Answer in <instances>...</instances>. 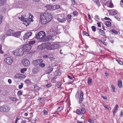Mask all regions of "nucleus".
<instances>
[{
	"label": "nucleus",
	"instance_id": "1",
	"mask_svg": "<svg viewBox=\"0 0 123 123\" xmlns=\"http://www.w3.org/2000/svg\"><path fill=\"white\" fill-rule=\"evenodd\" d=\"M40 18L41 23L45 24L51 20L52 16L50 13H43L41 14Z\"/></svg>",
	"mask_w": 123,
	"mask_h": 123
},
{
	"label": "nucleus",
	"instance_id": "2",
	"mask_svg": "<svg viewBox=\"0 0 123 123\" xmlns=\"http://www.w3.org/2000/svg\"><path fill=\"white\" fill-rule=\"evenodd\" d=\"M23 13L24 12H22L20 13V16L18 17L19 19L21 20H23L24 21L27 22V23H29L33 21L32 19V16L30 15L29 17H28L26 18V14L25 13L23 14Z\"/></svg>",
	"mask_w": 123,
	"mask_h": 123
},
{
	"label": "nucleus",
	"instance_id": "3",
	"mask_svg": "<svg viewBox=\"0 0 123 123\" xmlns=\"http://www.w3.org/2000/svg\"><path fill=\"white\" fill-rule=\"evenodd\" d=\"M46 36L45 32L43 31H40L37 34L36 37V39H41L44 37Z\"/></svg>",
	"mask_w": 123,
	"mask_h": 123
},
{
	"label": "nucleus",
	"instance_id": "4",
	"mask_svg": "<svg viewBox=\"0 0 123 123\" xmlns=\"http://www.w3.org/2000/svg\"><path fill=\"white\" fill-rule=\"evenodd\" d=\"M22 47L23 48L24 51H25L28 52L30 50L31 48V46L28 44H26L24 45Z\"/></svg>",
	"mask_w": 123,
	"mask_h": 123
},
{
	"label": "nucleus",
	"instance_id": "5",
	"mask_svg": "<svg viewBox=\"0 0 123 123\" xmlns=\"http://www.w3.org/2000/svg\"><path fill=\"white\" fill-rule=\"evenodd\" d=\"M4 61L7 64L11 65L13 61V60L12 58L8 57L5 58Z\"/></svg>",
	"mask_w": 123,
	"mask_h": 123
},
{
	"label": "nucleus",
	"instance_id": "6",
	"mask_svg": "<svg viewBox=\"0 0 123 123\" xmlns=\"http://www.w3.org/2000/svg\"><path fill=\"white\" fill-rule=\"evenodd\" d=\"M50 33L53 35H56L57 34V30L56 27L50 29Z\"/></svg>",
	"mask_w": 123,
	"mask_h": 123
},
{
	"label": "nucleus",
	"instance_id": "7",
	"mask_svg": "<svg viewBox=\"0 0 123 123\" xmlns=\"http://www.w3.org/2000/svg\"><path fill=\"white\" fill-rule=\"evenodd\" d=\"M32 34V33L31 32H28L26 33L23 37V39L25 40V39H27L29 38L30 37L31 35Z\"/></svg>",
	"mask_w": 123,
	"mask_h": 123
},
{
	"label": "nucleus",
	"instance_id": "8",
	"mask_svg": "<svg viewBox=\"0 0 123 123\" xmlns=\"http://www.w3.org/2000/svg\"><path fill=\"white\" fill-rule=\"evenodd\" d=\"M45 46V48L47 49H53L52 44L51 45V43L50 42H48L46 43Z\"/></svg>",
	"mask_w": 123,
	"mask_h": 123
},
{
	"label": "nucleus",
	"instance_id": "9",
	"mask_svg": "<svg viewBox=\"0 0 123 123\" xmlns=\"http://www.w3.org/2000/svg\"><path fill=\"white\" fill-rule=\"evenodd\" d=\"M56 18L59 22L60 23H64L66 20V18H62L60 16Z\"/></svg>",
	"mask_w": 123,
	"mask_h": 123
},
{
	"label": "nucleus",
	"instance_id": "10",
	"mask_svg": "<svg viewBox=\"0 0 123 123\" xmlns=\"http://www.w3.org/2000/svg\"><path fill=\"white\" fill-rule=\"evenodd\" d=\"M23 64L24 66H25L29 65L30 64V62L27 60L24 59L22 60Z\"/></svg>",
	"mask_w": 123,
	"mask_h": 123
},
{
	"label": "nucleus",
	"instance_id": "11",
	"mask_svg": "<svg viewBox=\"0 0 123 123\" xmlns=\"http://www.w3.org/2000/svg\"><path fill=\"white\" fill-rule=\"evenodd\" d=\"M119 108V106L117 105H116L114 107L112 110V111L113 113L114 116L115 115L116 113L118 111V109Z\"/></svg>",
	"mask_w": 123,
	"mask_h": 123
},
{
	"label": "nucleus",
	"instance_id": "12",
	"mask_svg": "<svg viewBox=\"0 0 123 123\" xmlns=\"http://www.w3.org/2000/svg\"><path fill=\"white\" fill-rule=\"evenodd\" d=\"M83 93L82 91H81L80 92V98L79 99V103H81L83 99Z\"/></svg>",
	"mask_w": 123,
	"mask_h": 123
},
{
	"label": "nucleus",
	"instance_id": "13",
	"mask_svg": "<svg viewBox=\"0 0 123 123\" xmlns=\"http://www.w3.org/2000/svg\"><path fill=\"white\" fill-rule=\"evenodd\" d=\"M18 49V52L19 54V56L22 55L24 52L23 48L22 47H21L19 49Z\"/></svg>",
	"mask_w": 123,
	"mask_h": 123
},
{
	"label": "nucleus",
	"instance_id": "14",
	"mask_svg": "<svg viewBox=\"0 0 123 123\" xmlns=\"http://www.w3.org/2000/svg\"><path fill=\"white\" fill-rule=\"evenodd\" d=\"M14 31L11 30H8L6 32V35L7 36H11L14 33Z\"/></svg>",
	"mask_w": 123,
	"mask_h": 123
},
{
	"label": "nucleus",
	"instance_id": "15",
	"mask_svg": "<svg viewBox=\"0 0 123 123\" xmlns=\"http://www.w3.org/2000/svg\"><path fill=\"white\" fill-rule=\"evenodd\" d=\"M42 62L43 60L42 59H40L35 61L34 62V63L35 65L37 66L39 64H40V63Z\"/></svg>",
	"mask_w": 123,
	"mask_h": 123
},
{
	"label": "nucleus",
	"instance_id": "16",
	"mask_svg": "<svg viewBox=\"0 0 123 123\" xmlns=\"http://www.w3.org/2000/svg\"><path fill=\"white\" fill-rule=\"evenodd\" d=\"M21 33V32L20 31L16 32L13 33L12 34V36L15 37H19L20 36Z\"/></svg>",
	"mask_w": 123,
	"mask_h": 123
},
{
	"label": "nucleus",
	"instance_id": "17",
	"mask_svg": "<svg viewBox=\"0 0 123 123\" xmlns=\"http://www.w3.org/2000/svg\"><path fill=\"white\" fill-rule=\"evenodd\" d=\"M24 5V3L21 2H19L17 4L16 7L17 8L22 7Z\"/></svg>",
	"mask_w": 123,
	"mask_h": 123
},
{
	"label": "nucleus",
	"instance_id": "18",
	"mask_svg": "<svg viewBox=\"0 0 123 123\" xmlns=\"http://www.w3.org/2000/svg\"><path fill=\"white\" fill-rule=\"evenodd\" d=\"M98 30L99 31V33L100 35L103 36H105V32L103 30L100 29H98Z\"/></svg>",
	"mask_w": 123,
	"mask_h": 123
},
{
	"label": "nucleus",
	"instance_id": "19",
	"mask_svg": "<svg viewBox=\"0 0 123 123\" xmlns=\"http://www.w3.org/2000/svg\"><path fill=\"white\" fill-rule=\"evenodd\" d=\"M60 7V6L59 5H52V10H54L59 9Z\"/></svg>",
	"mask_w": 123,
	"mask_h": 123
},
{
	"label": "nucleus",
	"instance_id": "20",
	"mask_svg": "<svg viewBox=\"0 0 123 123\" xmlns=\"http://www.w3.org/2000/svg\"><path fill=\"white\" fill-rule=\"evenodd\" d=\"M63 109L62 107V106L59 107L57 109V111H55L54 114H58V112H60L62 111Z\"/></svg>",
	"mask_w": 123,
	"mask_h": 123
},
{
	"label": "nucleus",
	"instance_id": "21",
	"mask_svg": "<svg viewBox=\"0 0 123 123\" xmlns=\"http://www.w3.org/2000/svg\"><path fill=\"white\" fill-rule=\"evenodd\" d=\"M53 70V68L51 66H49L48 68L46 70V72L47 74H48Z\"/></svg>",
	"mask_w": 123,
	"mask_h": 123
},
{
	"label": "nucleus",
	"instance_id": "22",
	"mask_svg": "<svg viewBox=\"0 0 123 123\" xmlns=\"http://www.w3.org/2000/svg\"><path fill=\"white\" fill-rule=\"evenodd\" d=\"M52 47L53 49H57L60 47V45L58 44H52Z\"/></svg>",
	"mask_w": 123,
	"mask_h": 123
},
{
	"label": "nucleus",
	"instance_id": "23",
	"mask_svg": "<svg viewBox=\"0 0 123 123\" xmlns=\"http://www.w3.org/2000/svg\"><path fill=\"white\" fill-rule=\"evenodd\" d=\"M52 36L51 35L47 36L45 38V41H47L50 40L52 38Z\"/></svg>",
	"mask_w": 123,
	"mask_h": 123
},
{
	"label": "nucleus",
	"instance_id": "24",
	"mask_svg": "<svg viewBox=\"0 0 123 123\" xmlns=\"http://www.w3.org/2000/svg\"><path fill=\"white\" fill-rule=\"evenodd\" d=\"M6 3V0H0V6L4 5Z\"/></svg>",
	"mask_w": 123,
	"mask_h": 123
},
{
	"label": "nucleus",
	"instance_id": "25",
	"mask_svg": "<svg viewBox=\"0 0 123 123\" xmlns=\"http://www.w3.org/2000/svg\"><path fill=\"white\" fill-rule=\"evenodd\" d=\"M9 98L12 101H15L18 100L15 97H10Z\"/></svg>",
	"mask_w": 123,
	"mask_h": 123
},
{
	"label": "nucleus",
	"instance_id": "26",
	"mask_svg": "<svg viewBox=\"0 0 123 123\" xmlns=\"http://www.w3.org/2000/svg\"><path fill=\"white\" fill-rule=\"evenodd\" d=\"M118 86L120 88H121L122 86V81L121 80H119L118 81Z\"/></svg>",
	"mask_w": 123,
	"mask_h": 123
},
{
	"label": "nucleus",
	"instance_id": "27",
	"mask_svg": "<svg viewBox=\"0 0 123 123\" xmlns=\"http://www.w3.org/2000/svg\"><path fill=\"white\" fill-rule=\"evenodd\" d=\"M18 49H16L15 50L13 51V54L15 55L19 56V54L18 52Z\"/></svg>",
	"mask_w": 123,
	"mask_h": 123
},
{
	"label": "nucleus",
	"instance_id": "28",
	"mask_svg": "<svg viewBox=\"0 0 123 123\" xmlns=\"http://www.w3.org/2000/svg\"><path fill=\"white\" fill-rule=\"evenodd\" d=\"M72 16L70 14H68L67 15V20L69 22H70L71 21Z\"/></svg>",
	"mask_w": 123,
	"mask_h": 123
},
{
	"label": "nucleus",
	"instance_id": "29",
	"mask_svg": "<svg viewBox=\"0 0 123 123\" xmlns=\"http://www.w3.org/2000/svg\"><path fill=\"white\" fill-rule=\"evenodd\" d=\"M87 83L88 85H91L92 84V80L91 79L89 78L87 79Z\"/></svg>",
	"mask_w": 123,
	"mask_h": 123
},
{
	"label": "nucleus",
	"instance_id": "30",
	"mask_svg": "<svg viewBox=\"0 0 123 123\" xmlns=\"http://www.w3.org/2000/svg\"><path fill=\"white\" fill-rule=\"evenodd\" d=\"M4 108L5 112H8L10 110V108L7 106H4Z\"/></svg>",
	"mask_w": 123,
	"mask_h": 123
},
{
	"label": "nucleus",
	"instance_id": "31",
	"mask_svg": "<svg viewBox=\"0 0 123 123\" xmlns=\"http://www.w3.org/2000/svg\"><path fill=\"white\" fill-rule=\"evenodd\" d=\"M45 7L48 10L52 9V5H47Z\"/></svg>",
	"mask_w": 123,
	"mask_h": 123
},
{
	"label": "nucleus",
	"instance_id": "32",
	"mask_svg": "<svg viewBox=\"0 0 123 123\" xmlns=\"http://www.w3.org/2000/svg\"><path fill=\"white\" fill-rule=\"evenodd\" d=\"M34 88L35 89V90L37 92H38L39 91V88L36 85H34Z\"/></svg>",
	"mask_w": 123,
	"mask_h": 123
},
{
	"label": "nucleus",
	"instance_id": "33",
	"mask_svg": "<svg viewBox=\"0 0 123 123\" xmlns=\"http://www.w3.org/2000/svg\"><path fill=\"white\" fill-rule=\"evenodd\" d=\"M80 113L81 114H84L86 111V109L84 108H82L80 109Z\"/></svg>",
	"mask_w": 123,
	"mask_h": 123
},
{
	"label": "nucleus",
	"instance_id": "34",
	"mask_svg": "<svg viewBox=\"0 0 123 123\" xmlns=\"http://www.w3.org/2000/svg\"><path fill=\"white\" fill-rule=\"evenodd\" d=\"M50 61H52L55 59L53 57V55H49V58Z\"/></svg>",
	"mask_w": 123,
	"mask_h": 123
},
{
	"label": "nucleus",
	"instance_id": "35",
	"mask_svg": "<svg viewBox=\"0 0 123 123\" xmlns=\"http://www.w3.org/2000/svg\"><path fill=\"white\" fill-rule=\"evenodd\" d=\"M38 47V48L40 49H43L45 47V45H39Z\"/></svg>",
	"mask_w": 123,
	"mask_h": 123
},
{
	"label": "nucleus",
	"instance_id": "36",
	"mask_svg": "<svg viewBox=\"0 0 123 123\" xmlns=\"http://www.w3.org/2000/svg\"><path fill=\"white\" fill-rule=\"evenodd\" d=\"M105 25L109 27L111 26V23L110 21H107L106 22Z\"/></svg>",
	"mask_w": 123,
	"mask_h": 123
},
{
	"label": "nucleus",
	"instance_id": "37",
	"mask_svg": "<svg viewBox=\"0 0 123 123\" xmlns=\"http://www.w3.org/2000/svg\"><path fill=\"white\" fill-rule=\"evenodd\" d=\"M94 2L98 6H100V3L98 0H93Z\"/></svg>",
	"mask_w": 123,
	"mask_h": 123
},
{
	"label": "nucleus",
	"instance_id": "38",
	"mask_svg": "<svg viewBox=\"0 0 123 123\" xmlns=\"http://www.w3.org/2000/svg\"><path fill=\"white\" fill-rule=\"evenodd\" d=\"M25 83L27 84H30L31 82L30 80L29 79H27L25 80Z\"/></svg>",
	"mask_w": 123,
	"mask_h": 123
},
{
	"label": "nucleus",
	"instance_id": "39",
	"mask_svg": "<svg viewBox=\"0 0 123 123\" xmlns=\"http://www.w3.org/2000/svg\"><path fill=\"white\" fill-rule=\"evenodd\" d=\"M56 77H55L52 78L51 79V81L52 82L54 83H55L56 82Z\"/></svg>",
	"mask_w": 123,
	"mask_h": 123
},
{
	"label": "nucleus",
	"instance_id": "40",
	"mask_svg": "<svg viewBox=\"0 0 123 123\" xmlns=\"http://www.w3.org/2000/svg\"><path fill=\"white\" fill-rule=\"evenodd\" d=\"M0 111L1 112H5L4 106L0 107Z\"/></svg>",
	"mask_w": 123,
	"mask_h": 123
},
{
	"label": "nucleus",
	"instance_id": "41",
	"mask_svg": "<svg viewBox=\"0 0 123 123\" xmlns=\"http://www.w3.org/2000/svg\"><path fill=\"white\" fill-rule=\"evenodd\" d=\"M110 13L111 14L113 15H115L117 14L116 12L114 10H112Z\"/></svg>",
	"mask_w": 123,
	"mask_h": 123
},
{
	"label": "nucleus",
	"instance_id": "42",
	"mask_svg": "<svg viewBox=\"0 0 123 123\" xmlns=\"http://www.w3.org/2000/svg\"><path fill=\"white\" fill-rule=\"evenodd\" d=\"M27 70L26 68H23L21 69L20 70V72L21 73H24Z\"/></svg>",
	"mask_w": 123,
	"mask_h": 123
},
{
	"label": "nucleus",
	"instance_id": "43",
	"mask_svg": "<svg viewBox=\"0 0 123 123\" xmlns=\"http://www.w3.org/2000/svg\"><path fill=\"white\" fill-rule=\"evenodd\" d=\"M36 43L35 41L34 40H31L29 42V44L32 45Z\"/></svg>",
	"mask_w": 123,
	"mask_h": 123
},
{
	"label": "nucleus",
	"instance_id": "44",
	"mask_svg": "<svg viewBox=\"0 0 123 123\" xmlns=\"http://www.w3.org/2000/svg\"><path fill=\"white\" fill-rule=\"evenodd\" d=\"M26 76L24 74H20V78H24Z\"/></svg>",
	"mask_w": 123,
	"mask_h": 123
},
{
	"label": "nucleus",
	"instance_id": "45",
	"mask_svg": "<svg viewBox=\"0 0 123 123\" xmlns=\"http://www.w3.org/2000/svg\"><path fill=\"white\" fill-rule=\"evenodd\" d=\"M39 66L42 68H43L45 66V64L43 63H41L39 65Z\"/></svg>",
	"mask_w": 123,
	"mask_h": 123
},
{
	"label": "nucleus",
	"instance_id": "46",
	"mask_svg": "<svg viewBox=\"0 0 123 123\" xmlns=\"http://www.w3.org/2000/svg\"><path fill=\"white\" fill-rule=\"evenodd\" d=\"M95 19L96 20L98 21L99 20V18L98 16L96 15L95 17Z\"/></svg>",
	"mask_w": 123,
	"mask_h": 123
},
{
	"label": "nucleus",
	"instance_id": "47",
	"mask_svg": "<svg viewBox=\"0 0 123 123\" xmlns=\"http://www.w3.org/2000/svg\"><path fill=\"white\" fill-rule=\"evenodd\" d=\"M43 113L46 116L47 115L48 113L47 111L46 110H43Z\"/></svg>",
	"mask_w": 123,
	"mask_h": 123
},
{
	"label": "nucleus",
	"instance_id": "48",
	"mask_svg": "<svg viewBox=\"0 0 123 123\" xmlns=\"http://www.w3.org/2000/svg\"><path fill=\"white\" fill-rule=\"evenodd\" d=\"M2 46L0 45V53L1 54H3L4 52L2 50Z\"/></svg>",
	"mask_w": 123,
	"mask_h": 123
},
{
	"label": "nucleus",
	"instance_id": "49",
	"mask_svg": "<svg viewBox=\"0 0 123 123\" xmlns=\"http://www.w3.org/2000/svg\"><path fill=\"white\" fill-rule=\"evenodd\" d=\"M20 118V117H17L16 118L15 121V123H17L18 121Z\"/></svg>",
	"mask_w": 123,
	"mask_h": 123
},
{
	"label": "nucleus",
	"instance_id": "50",
	"mask_svg": "<svg viewBox=\"0 0 123 123\" xmlns=\"http://www.w3.org/2000/svg\"><path fill=\"white\" fill-rule=\"evenodd\" d=\"M21 85H19L18 86V87L19 89H21L23 87V84L22 83H21Z\"/></svg>",
	"mask_w": 123,
	"mask_h": 123
},
{
	"label": "nucleus",
	"instance_id": "51",
	"mask_svg": "<svg viewBox=\"0 0 123 123\" xmlns=\"http://www.w3.org/2000/svg\"><path fill=\"white\" fill-rule=\"evenodd\" d=\"M92 30L94 32H95L96 31V27L94 26H92Z\"/></svg>",
	"mask_w": 123,
	"mask_h": 123
},
{
	"label": "nucleus",
	"instance_id": "52",
	"mask_svg": "<svg viewBox=\"0 0 123 123\" xmlns=\"http://www.w3.org/2000/svg\"><path fill=\"white\" fill-rule=\"evenodd\" d=\"M73 14L74 16L77 15L78 13L77 11H75L73 12Z\"/></svg>",
	"mask_w": 123,
	"mask_h": 123
},
{
	"label": "nucleus",
	"instance_id": "53",
	"mask_svg": "<svg viewBox=\"0 0 123 123\" xmlns=\"http://www.w3.org/2000/svg\"><path fill=\"white\" fill-rule=\"evenodd\" d=\"M111 88L112 89L113 91L114 92L115 91V88L114 86L113 85H111Z\"/></svg>",
	"mask_w": 123,
	"mask_h": 123
},
{
	"label": "nucleus",
	"instance_id": "54",
	"mask_svg": "<svg viewBox=\"0 0 123 123\" xmlns=\"http://www.w3.org/2000/svg\"><path fill=\"white\" fill-rule=\"evenodd\" d=\"M62 85V84L61 82H59L56 85V86L58 88H59V87L61 86Z\"/></svg>",
	"mask_w": 123,
	"mask_h": 123
},
{
	"label": "nucleus",
	"instance_id": "55",
	"mask_svg": "<svg viewBox=\"0 0 123 123\" xmlns=\"http://www.w3.org/2000/svg\"><path fill=\"white\" fill-rule=\"evenodd\" d=\"M51 86L52 84L51 83L48 84L46 85V86L48 87H49Z\"/></svg>",
	"mask_w": 123,
	"mask_h": 123
},
{
	"label": "nucleus",
	"instance_id": "56",
	"mask_svg": "<svg viewBox=\"0 0 123 123\" xmlns=\"http://www.w3.org/2000/svg\"><path fill=\"white\" fill-rule=\"evenodd\" d=\"M76 113L77 114H81L80 110L78 109L76 111Z\"/></svg>",
	"mask_w": 123,
	"mask_h": 123
},
{
	"label": "nucleus",
	"instance_id": "57",
	"mask_svg": "<svg viewBox=\"0 0 123 123\" xmlns=\"http://www.w3.org/2000/svg\"><path fill=\"white\" fill-rule=\"evenodd\" d=\"M20 74H16L15 76V77L17 78H20Z\"/></svg>",
	"mask_w": 123,
	"mask_h": 123
},
{
	"label": "nucleus",
	"instance_id": "58",
	"mask_svg": "<svg viewBox=\"0 0 123 123\" xmlns=\"http://www.w3.org/2000/svg\"><path fill=\"white\" fill-rule=\"evenodd\" d=\"M83 33L84 35H85L86 36H89V35L85 31H83Z\"/></svg>",
	"mask_w": 123,
	"mask_h": 123
},
{
	"label": "nucleus",
	"instance_id": "59",
	"mask_svg": "<svg viewBox=\"0 0 123 123\" xmlns=\"http://www.w3.org/2000/svg\"><path fill=\"white\" fill-rule=\"evenodd\" d=\"M79 95V91H77V92L75 95L76 97V98H78Z\"/></svg>",
	"mask_w": 123,
	"mask_h": 123
},
{
	"label": "nucleus",
	"instance_id": "60",
	"mask_svg": "<svg viewBox=\"0 0 123 123\" xmlns=\"http://www.w3.org/2000/svg\"><path fill=\"white\" fill-rule=\"evenodd\" d=\"M2 16L1 15H0V24L2 22Z\"/></svg>",
	"mask_w": 123,
	"mask_h": 123
},
{
	"label": "nucleus",
	"instance_id": "61",
	"mask_svg": "<svg viewBox=\"0 0 123 123\" xmlns=\"http://www.w3.org/2000/svg\"><path fill=\"white\" fill-rule=\"evenodd\" d=\"M18 95H21L22 94V92L21 91H19L18 92Z\"/></svg>",
	"mask_w": 123,
	"mask_h": 123
},
{
	"label": "nucleus",
	"instance_id": "62",
	"mask_svg": "<svg viewBox=\"0 0 123 123\" xmlns=\"http://www.w3.org/2000/svg\"><path fill=\"white\" fill-rule=\"evenodd\" d=\"M105 108L107 109V110H108L109 111H110L111 110V108L110 107H107V106H105Z\"/></svg>",
	"mask_w": 123,
	"mask_h": 123
},
{
	"label": "nucleus",
	"instance_id": "63",
	"mask_svg": "<svg viewBox=\"0 0 123 123\" xmlns=\"http://www.w3.org/2000/svg\"><path fill=\"white\" fill-rule=\"evenodd\" d=\"M114 17L116 19H117L118 21H120V19L119 17L117 16H115Z\"/></svg>",
	"mask_w": 123,
	"mask_h": 123
},
{
	"label": "nucleus",
	"instance_id": "64",
	"mask_svg": "<svg viewBox=\"0 0 123 123\" xmlns=\"http://www.w3.org/2000/svg\"><path fill=\"white\" fill-rule=\"evenodd\" d=\"M121 6L122 7H123V0H122L121 1Z\"/></svg>",
	"mask_w": 123,
	"mask_h": 123
}]
</instances>
